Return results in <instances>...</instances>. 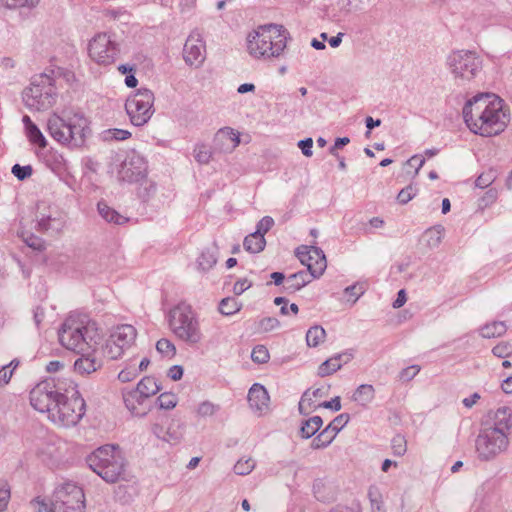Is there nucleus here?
<instances>
[{
	"mask_svg": "<svg viewBox=\"0 0 512 512\" xmlns=\"http://www.w3.org/2000/svg\"><path fill=\"white\" fill-rule=\"evenodd\" d=\"M58 337L63 347L80 354L73 365L77 374L87 376L102 367V361L96 353L103 335L97 322L88 315L70 314L62 323Z\"/></svg>",
	"mask_w": 512,
	"mask_h": 512,
	"instance_id": "f257e3e1",
	"label": "nucleus"
},
{
	"mask_svg": "<svg viewBox=\"0 0 512 512\" xmlns=\"http://www.w3.org/2000/svg\"><path fill=\"white\" fill-rule=\"evenodd\" d=\"M462 113L468 128L485 137L500 134L510 121L503 100L493 93L473 96L465 103Z\"/></svg>",
	"mask_w": 512,
	"mask_h": 512,
	"instance_id": "f03ea898",
	"label": "nucleus"
},
{
	"mask_svg": "<svg viewBox=\"0 0 512 512\" xmlns=\"http://www.w3.org/2000/svg\"><path fill=\"white\" fill-rule=\"evenodd\" d=\"M47 130L55 141L76 149L85 143L89 132L88 120L79 112L63 113L62 116L53 114L48 118Z\"/></svg>",
	"mask_w": 512,
	"mask_h": 512,
	"instance_id": "7ed1b4c3",
	"label": "nucleus"
},
{
	"mask_svg": "<svg viewBox=\"0 0 512 512\" xmlns=\"http://www.w3.org/2000/svg\"><path fill=\"white\" fill-rule=\"evenodd\" d=\"M289 32L282 25L259 26L247 37L248 53L256 58L279 57L286 48Z\"/></svg>",
	"mask_w": 512,
	"mask_h": 512,
	"instance_id": "20e7f679",
	"label": "nucleus"
},
{
	"mask_svg": "<svg viewBox=\"0 0 512 512\" xmlns=\"http://www.w3.org/2000/svg\"><path fill=\"white\" fill-rule=\"evenodd\" d=\"M89 467L106 482H117L124 472L125 460L119 447L105 445L87 457Z\"/></svg>",
	"mask_w": 512,
	"mask_h": 512,
	"instance_id": "39448f33",
	"label": "nucleus"
},
{
	"mask_svg": "<svg viewBox=\"0 0 512 512\" xmlns=\"http://www.w3.org/2000/svg\"><path fill=\"white\" fill-rule=\"evenodd\" d=\"M169 327L179 340L190 346L198 345L203 339L199 320L186 303H180L170 310Z\"/></svg>",
	"mask_w": 512,
	"mask_h": 512,
	"instance_id": "423d86ee",
	"label": "nucleus"
},
{
	"mask_svg": "<svg viewBox=\"0 0 512 512\" xmlns=\"http://www.w3.org/2000/svg\"><path fill=\"white\" fill-rule=\"evenodd\" d=\"M55 406L50 420L65 427L76 425L84 416L86 408L85 401L77 390V385L71 380L68 381L67 389Z\"/></svg>",
	"mask_w": 512,
	"mask_h": 512,
	"instance_id": "0eeeda50",
	"label": "nucleus"
},
{
	"mask_svg": "<svg viewBox=\"0 0 512 512\" xmlns=\"http://www.w3.org/2000/svg\"><path fill=\"white\" fill-rule=\"evenodd\" d=\"M446 65L455 81L460 83L470 82L482 72L483 60L472 50L452 51L446 59Z\"/></svg>",
	"mask_w": 512,
	"mask_h": 512,
	"instance_id": "6e6552de",
	"label": "nucleus"
},
{
	"mask_svg": "<svg viewBox=\"0 0 512 512\" xmlns=\"http://www.w3.org/2000/svg\"><path fill=\"white\" fill-rule=\"evenodd\" d=\"M23 98L29 109L44 111L51 108L56 102L53 77L47 73L34 76L30 87L25 90Z\"/></svg>",
	"mask_w": 512,
	"mask_h": 512,
	"instance_id": "1a4fd4ad",
	"label": "nucleus"
},
{
	"mask_svg": "<svg viewBox=\"0 0 512 512\" xmlns=\"http://www.w3.org/2000/svg\"><path fill=\"white\" fill-rule=\"evenodd\" d=\"M67 387L68 382L65 381L56 382L54 379L41 381L30 391V403L35 410L47 413L50 419L55 405Z\"/></svg>",
	"mask_w": 512,
	"mask_h": 512,
	"instance_id": "9d476101",
	"label": "nucleus"
},
{
	"mask_svg": "<svg viewBox=\"0 0 512 512\" xmlns=\"http://www.w3.org/2000/svg\"><path fill=\"white\" fill-rule=\"evenodd\" d=\"M509 445L508 435L481 426L475 440V448L481 461H491L505 452Z\"/></svg>",
	"mask_w": 512,
	"mask_h": 512,
	"instance_id": "9b49d317",
	"label": "nucleus"
},
{
	"mask_svg": "<svg viewBox=\"0 0 512 512\" xmlns=\"http://www.w3.org/2000/svg\"><path fill=\"white\" fill-rule=\"evenodd\" d=\"M154 101V93L148 88L138 89L126 100L125 109L134 126H143L151 119Z\"/></svg>",
	"mask_w": 512,
	"mask_h": 512,
	"instance_id": "f8f14e48",
	"label": "nucleus"
},
{
	"mask_svg": "<svg viewBox=\"0 0 512 512\" xmlns=\"http://www.w3.org/2000/svg\"><path fill=\"white\" fill-rule=\"evenodd\" d=\"M53 505L57 512H84V492L74 483H64L55 489Z\"/></svg>",
	"mask_w": 512,
	"mask_h": 512,
	"instance_id": "ddd939ff",
	"label": "nucleus"
},
{
	"mask_svg": "<svg viewBox=\"0 0 512 512\" xmlns=\"http://www.w3.org/2000/svg\"><path fill=\"white\" fill-rule=\"evenodd\" d=\"M89 56L100 65L112 64L119 53L118 44L107 33L97 34L89 43Z\"/></svg>",
	"mask_w": 512,
	"mask_h": 512,
	"instance_id": "4468645a",
	"label": "nucleus"
},
{
	"mask_svg": "<svg viewBox=\"0 0 512 512\" xmlns=\"http://www.w3.org/2000/svg\"><path fill=\"white\" fill-rule=\"evenodd\" d=\"M147 163L138 153L132 151L123 160L118 170V179L120 181L134 183L139 182L146 177Z\"/></svg>",
	"mask_w": 512,
	"mask_h": 512,
	"instance_id": "2eb2a0df",
	"label": "nucleus"
},
{
	"mask_svg": "<svg viewBox=\"0 0 512 512\" xmlns=\"http://www.w3.org/2000/svg\"><path fill=\"white\" fill-rule=\"evenodd\" d=\"M296 256L307 267V272L315 278H319L327 267L324 252L316 246L302 245L296 249Z\"/></svg>",
	"mask_w": 512,
	"mask_h": 512,
	"instance_id": "dca6fc26",
	"label": "nucleus"
},
{
	"mask_svg": "<svg viewBox=\"0 0 512 512\" xmlns=\"http://www.w3.org/2000/svg\"><path fill=\"white\" fill-rule=\"evenodd\" d=\"M183 57L187 64L200 66L206 57V47L201 34L198 31H193L188 36L184 49Z\"/></svg>",
	"mask_w": 512,
	"mask_h": 512,
	"instance_id": "f3484780",
	"label": "nucleus"
},
{
	"mask_svg": "<svg viewBox=\"0 0 512 512\" xmlns=\"http://www.w3.org/2000/svg\"><path fill=\"white\" fill-rule=\"evenodd\" d=\"M349 414L343 413L334 418V420L320 432L311 442L312 449H321L327 447L335 438L337 433L348 423Z\"/></svg>",
	"mask_w": 512,
	"mask_h": 512,
	"instance_id": "a211bd4d",
	"label": "nucleus"
},
{
	"mask_svg": "<svg viewBox=\"0 0 512 512\" xmlns=\"http://www.w3.org/2000/svg\"><path fill=\"white\" fill-rule=\"evenodd\" d=\"M485 428L495 429V431L509 434L512 430V411L508 407H499L497 410L489 412L487 420L482 423Z\"/></svg>",
	"mask_w": 512,
	"mask_h": 512,
	"instance_id": "6ab92c4d",
	"label": "nucleus"
},
{
	"mask_svg": "<svg viewBox=\"0 0 512 512\" xmlns=\"http://www.w3.org/2000/svg\"><path fill=\"white\" fill-rule=\"evenodd\" d=\"M239 143V133L230 127L219 129L214 137V149L221 152H232Z\"/></svg>",
	"mask_w": 512,
	"mask_h": 512,
	"instance_id": "aec40b11",
	"label": "nucleus"
},
{
	"mask_svg": "<svg viewBox=\"0 0 512 512\" xmlns=\"http://www.w3.org/2000/svg\"><path fill=\"white\" fill-rule=\"evenodd\" d=\"M123 400L126 408L135 416H144L148 412L146 402L148 399L143 397L136 389L124 390Z\"/></svg>",
	"mask_w": 512,
	"mask_h": 512,
	"instance_id": "412c9836",
	"label": "nucleus"
},
{
	"mask_svg": "<svg viewBox=\"0 0 512 512\" xmlns=\"http://www.w3.org/2000/svg\"><path fill=\"white\" fill-rule=\"evenodd\" d=\"M269 400V394L263 385L255 383L249 389L248 402L251 409L256 412L261 414L268 410Z\"/></svg>",
	"mask_w": 512,
	"mask_h": 512,
	"instance_id": "4be33fe9",
	"label": "nucleus"
},
{
	"mask_svg": "<svg viewBox=\"0 0 512 512\" xmlns=\"http://www.w3.org/2000/svg\"><path fill=\"white\" fill-rule=\"evenodd\" d=\"M353 355L348 352L338 353L321 363L317 370L319 377L332 375L341 369L344 364L351 361Z\"/></svg>",
	"mask_w": 512,
	"mask_h": 512,
	"instance_id": "5701e85b",
	"label": "nucleus"
},
{
	"mask_svg": "<svg viewBox=\"0 0 512 512\" xmlns=\"http://www.w3.org/2000/svg\"><path fill=\"white\" fill-rule=\"evenodd\" d=\"M136 334V329L132 325L123 324L117 326L109 338L126 349L134 343Z\"/></svg>",
	"mask_w": 512,
	"mask_h": 512,
	"instance_id": "b1692460",
	"label": "nucleus"
},
{
	"mask_svg": "<svg viewBox=\"0 0 512 512\" xmlns=\"http://www.w3.org/2000/svg\"><path fill=\"white\" fill-rule=\"evenodd\" d=\"M315 277L310 275L307 271L301 270L287 276L284 286V293L294 294L301 288L309 284Z\"/></svg>",
	"mask_w": 512,
	"mask_h": 512,
	"instance_id": "393cba45",
	"label": "nucleus"
},
{
	"mask_svg": "<svg viewBox=\"0 0 512 512\" xmlns=\"http://www.w3.org/2000/svg\"><path fill=\"white\" fill-rule=\"evenodd\" d=\"M274 220L270 216L263 217L256 226V231L246 236V243H250L253 239H256L255 249H259L260 247H265L266 240L264 235L273 227Z\"/></svg>",
	"mask_w": 512,
	"mask_h": 512,
	"instance_id": "a878e982",
	"label": "nucleus"
},
{
	"mask_svg": "<svg viewBox=\"0 0 512 512\" xmlns=\"http://www.w3.org/2000/svg\"><path fill=\"white\" fill-rule=\"evenodd\" d=\"M38 455L42 461L47 463H54L62 457L60 447L52 440L42 443L41 447L38 448Z\"/></svg>",
	"mask_w": 512,
	"mask_h": 512,
	"instance_id": "bb28decb",
	"label": "nucleus"
},
{
	"mask_svg": "<svg viewBox=\"0 0 512 512\" xmlns=\"http://www.w3.org/2000/svg\"><path fill=\"white\" fill-rule=\"evenodd\" d=\"M218 247L214 242L211 247L204 249L198 260V268L202 271L210 270L217 262Z\"/></svg>",
	"mask_w": 512,
	"mask_h": 512,
	"instance_id": "cd10ccee",
	"label": "nucleus"
},
{
	"mask_svg": "<svg viewBox=\"0 0 512 512\" xmlns=\"http://www.w3.org/2000/svg\"><path fill=\"white\" fill-rule=\"evenodd\" d=\"M97 208L101 217L109 223L121 225L128 220L126 217L119 214L116 210L110 208L104 201L98 202Z\"/></svg>",
	"mask_w": 512,
	"mask_h": 512,
	"instance_id": "c85d7f7f",
	"label": "nucleus"
},
{
	"mask_svg": "<svg viewBox=\"0 0 512 512\" xmlns=\"http://www.w3.org/2000/svg\"><path fill=\"white\" fill-rule=\"evenodd\" d=\"M135 389L143 397L149 399L151 396L159 392L160 386L154 377L146 376L140 380Z\"/></svg>",
	"mask_w": 512,
	"mask_h": 512,
	"instance_id": "c756f323",
	"label": "nucleus"
},
{
	"mask_svg": "<svg viewBox=\"0 0 512 512\" xmlns=\"http://www.w3.org/2000/svg\"><path fill=\"white\" fill-rule=\"evenodd\" d=\"M375 397V389L370 384L360 385L354 392L352 399L362 406H366L373 401Z\"/></svg>",
	"mask_w": 512,
	"mask_h": 512,
	"instance_id": "7c9ffc66",
	"label": "nucleus"
},
{
	"mask_svg": "<svg viewBox=\"0 0 512 512\" xmlns=\"http://www.w3.org/2000/svg\"><path fill=\"white\" fill-rule=\"evenodd\" d=\"M323 424L320 416H313L302 423L300 428V435L302 438L308 439L315 435Z\"/></svg>",
	"mask_w": 512,
	"mask_h": 512,
	"instance_id": "2f4dec72",
	"label": "nucleus"
},
{
	"mask_svg": "<svg viewBox=\"0 0 512 512\" xmlns=\"http://www.w3.org/2000/svg\"><path fill=\"white\" fill-rule=\"evenodd\" d=\"M326 331L322 326L315 325L309 328L306 333V342L309 347H317L324 342Z\"/></svg>",
	"mask_w": 512,
	"mask_h": 512,
	"instance_id": "473e14b6",
	"label": "nucleus"
},
{
	"mask_svg": "<svg viewBox=\"0 0 512 512\" xmlns=\"http://www.w3.org/2000/svg\"><path fill=\"white\" fill-rule=\"evenodd\" d=\"M507 330L506 324L502 321H495L481 328V336L484 338H493L502 336Z\"/></svg>",
	"mask_w": 512,
	"mask_h": 512,
	"instance_id": "72a5a7b5",
	"label": "nucleus"
},
{
	"mask_svg": "<svg viewBox=\"0 0 512 512\" xmlns=\"http://www.w3.org/2000/svg\"><path fill=\"white\" fill-rule=\"evenodd\" d=\"M443 238V228L441 226L429 228L424 233V239L430 248L437 247Z\"/></svg>",
	"mask_w": 512,
	"mask_h": 512,
	"instance_id": "f704fd0d",
	"label": "nucleus"
},
{
	"mask_svg": "<svg viewBox=\"0 0 512 512\" xmlns=\"http://www.w3.org/2000/svg\"><path fill=\"white\" fill-rule=\"evenodd\" d=\"M193 155L199 164H208L212 157V150L204 143H197L194 147Z\"/></svg>",
	"mask_w": 512,
	"mask_h": 512,
	"instance_id": "c9c22d12",
	"label": "nucleus"
},
{
	"mask_svg": "<svg viewBox=\"0 0 512 512\" xmlns=\"http://www.w3.org/2000/svg\"><path fill=\"white\" fill-rule=\"evenodd\" d=\"M241 304L233 297H227L221 300L219 311L221 314L229 316L233 315L241 309Z\"/></svg>",
	"mask_w": 512,
	"mask_h": 512,
	"instance_id": "e433bc0d",
	"label": "nucleus"
},
{
	"mask_svg": "<svg viewBox=\"0 0 512 512\" xmlns=\"http://www.w3.org/2000/svg\"><path fill=\"white\" fill-rule=\"evenodd\" d=\"M323 395L322 389L317 388L310 392V390H306L301 397V400L298 405L299 412L303 415H307L308 411L306 409V404L310 408L312 405V397H321Z\"/></svg>",
	"mask_w": 512,
	"mask_h": 512,
	"instance_id": "4c0bfd02",
	"label": "nucleus"
},
{
	"mask_svg": "<svg viewBox=\"0 0 512 512\" xmlns=\"http://www.w3.org/2000/svg\"><path fill=\"white\" fill-rule=\"evenodd\" d=\"M25 131L29 141L32 144L38 145L40 148H45L47 146V141L36 124L26 129Z\"/></svg>",
	"mask_w": 512,
	"mask_h": 512,
	"instance_id": "58836bf2",
	"label": "nucleus"
},
{
	"mask_svg": "<svg viewBox=\"0 0 512 512\" xmlns=\"http://www.w3.org/2000/svg\"><path fill=\"white\" fill-rule=\"evenodd\" d=\"M40 0H3L4 5L9 9H27L36 8Z\"/></svg>",
	"mask_w": 512,
	"mask_h": 512,
	"instance_id": "ea45409f",
	"label": "nucleus"
},
{
	"mask_svg": "<svg viewBox=\"0 0 512 512\" xmlns=\"http://www.w3.org/2000/svg\"><path fill=\"white\" fill-rule=\"evenodd\" d=\"M125 348L115 343L113 340L108 338L106 341L103 353L109 359L115 360L122 356Z\"/></svg>",
	"mask_w": 512,
	"mask_h": 512,
	"instance_id": "a19ab883",
	"label": "nucleus"
},
{
	"mask_svg": "<svg viewBox=\"0 0 512 512\" xmlns=\"http://www.w3.org/2000/svg\"><path fill=\"white\" fill-rule=\"evenodd\" d=\"M20 237L33 250L42 251L45 248V242L38 236L22 231Z\"/></svg>",
	"mask_w": 512,
	"mask_h": 512,
	"instance_id": "79ce46f5",
	"label": "nucleus"
},
{
	"mask_svg": "<svg viewBox=\"0 0 512 512\" xmlns=\"http://www.w3.org/2000/svg\"><path fill=\"white\" fill-rule=\"evenodd\" d=\"M255 460L251 457H248L246 459H240L237 461V463L234 465V472L237 475H248L252 472V470L255 468Z\"/></svg>",
	"mask_w": 512,
	"mask_h": 512,
	"instance_id": "37998d69",
	"label": "nucleus"
},
{
	"mask_svg": "<svg viewBox=\"0 0 512 512\" xmlns=\"http://www.w3.org/2000/svg\"><path fill=\"white\" fill-rule=\"evenodd\" d=\"M391 448L394 456H403L407 451V442L404 436L398 434L391 440Z\"/></svg>",
	"mask_w": 512,
	"mask_h": 512,
	"instance_id": "c03bdc74",
	"label": "nucleus"
},
{
	"mask_svg": "<svg viewBox=\"0 0 512 512\" xmlns=\"http://www.w3.org/2000/svg\"><path fill=\"white\" fill-rule=\"evenodd\" d=\"M251 358H252L253 362H255V363H259V364L267 363L270 358L269 351L265 346L257 345L252 350Z\"/></svg>",
	"mask_w": 512,
	"mask_h": 512,
	"instance_id": "a18cd8bd",
	"label": "nucleus"
},
{
	"mask_svg": "<svg viewBox=\"0 0 512 512\" xmlns=\"http://www.w3.org/2000/svg\"><path fill=\"white\" fill-rule=\"evenodd\" d=\"M156 350L164 356H174L176 353L175 345L168 339L162 338L156 343Z\"/></svg>",
	"mask_w": 512,
	"mask_h": 512,
	"instance_id": "49530a36",
	"label": "nucleus"
},
{
	"mask_svg": "<svg viewBox=\"0 0 512 512\" xmlns=\"http://www.w3.org/2000/svg\"><path fill=\"white\" fill-rule=\"evenodd\" d=\"M417 192V187L410 184L407 187L400 190V192L397 195V200L400 204H407L417 195Z\"/></svg>",
	"mask_w": 512,
	"mask_h": 512,
	"instance_id": "de8ad7c7",
	"label": "nucleus"
},
{
	"mask_svg": "<svg viewBox=\"0 0 512 512\" xmlns=\"http://www.w3.org/2000/svg\"><path fill=\"white\" fill-rule=\"evenodd\" d=\"M157 402L161 409L170 410L173 409L177 404V397L172 393H162L158 398Z\"/></svg>",
	"mask_w": 512,
	"mask_h": 512,
	"instance_id": "09e8293b",
	"label": "nucleus"
},
{
	"mask_svg": "<svg viewBox=\"0 0 512 512\" xmlns=\"http://www.w3.org/2000/svg\"><path fill=\"white\" fill-rule=\"evenodd\" d=\"M30 505L34 509L35 512H57L54 508L53 502L48 503L45 499L40 497H36L30 502Z\"/></svg>",
	"mask_w": 512,
	"mask_h": 512,
	"instance_id": "8fccbe9b",
	"label": "nucleus"
},
{
	"mask_svg": "<svg viewBox=\"0 0 512 512\" xmlns=\"http://www.w3.org/2000/svg\"><path fill=\"white\" fill-rule=\"evenodd\" d=\"M220 409L219 405H216L210 401H204L199 404L197 413L201 417L212 416Z\"/></svg>",
	"mask_w": 512,
	"mask_h": 512,
	"instance_id": "3c124183",
	"label": "nucleus"
},
{
	"mask_svg": "<svg viewBox=\"0 0 512 512\" xmlns=\"http://www.w3.org/2000/svg\"><path fill=\"white\" fill-rule=\"evenodd\" d=\"M368 495L371 502L372 512H385L381 495L378 491L376 489H370Z\"/></svg>",
	"mask_w": 512,
	"mask_h": 512,
	"instance_id": "603ef678",
	"label": "nucleus"
},
{
	"mask_svg": "<svg viewBox=\"0 0 512 512\" xmlns=\"http://www.w3.org/2000/svg\"><path fill=\"white\" fill-rule=\"evenodd\" d=\"M280 326V321L275 317H264L258 322V328L262 332L272 331Z\"/></svg>",
	"mask_w": 512,
	"mask_h": 512,
	"instance_id": "864d4df0",
	"label": "nucleus"
},
{
	"mask_svg": "<svg viewBox=\"0 0 512 512\" xmlns=\"http://www.w3.org/2000/svg\"><path fill=\"white\" fill-rule=\"evenodd\" d=\"M12 174L18 179V180H25L26 178H29L32 175L33 169L30 165L21 166L20 164H15L12 167Z\"/></svg>",
	"mask_w": 512,
	"mask_h": 512,
	"instance_id": "5fc2aeb1",
	"label": "nucleus"
},
{
	"mask_svg": "<svg viewBox=\"0 0 512 512\" xmlns=\"http://www.w3.org/2000/svg\"><path fill=\"white\" fill-rule=\"evenodd\" d=\"M105 139H114L117 141L126 140L131 137V133L124 129H109L105 131Z\"/></svg>",
	"mask_w": 512,
	"mask_h": 512,
	"instance_id": "6e6d98bb",
	"label": "nucleus"
},
{
	"mask_svg": "<svg viewBox=\"0 0 512 512\" xmlns=\"http://www.w3.org/2000/svg\"><path fill=\"white\" fill-rule=\"evenodd\" d=\"M492 353L499 358H507L512 355V344L502 342L493 347Z\"/></svg>",
	"mask_w": 512,
	"mask_h": 512,
	"instance_id": "4d7b16f0",
	"label": "nucleus"
},
{
	"mask_svg": "<svg viewBox=\"0 0 512 512\" xmlns=\"http://www.w3.org/2000/svg\"><path fill=\"white\" fill-rule=\"evenodd\" d=\"M495 180V173L493 171H488L480 174L476 181L475 186L478 188H486L491 185Z\"/></svg>",
	"mask_w": 512,
	"mask_h": 512,
	"instance_id": "13d9d810",
	"label": "nucleus"
},
{
	"mask_svg": "<svg viewBox=\"0 0 512 512\" xmlns=\"http://www.w3.org/2000/svg\"><path fill=\"white\" fill-rule=\"evenodd\" d=\"M138 375V370L135 367H129L121 370L118 374V379L123 382H130Z\"/></svg>",
	"mask_w": 512,
	"mask_h": 512,
	"instance_id": "bf43d9fd",
	"label": "nucleus"
},
{
	"mask_svg": "<svg viewBox=\"0 0 512 512\" xmlns=\"http://www.w3.org/2000/svg\"><path fill=\"white\" fill-rule=\"evenodd\" d=\"M10 500V489L6 484L0 485V512L7 509Z\"/></svg>",
	"mask_w": 512,
	"mask_h": 512,
	"instance_id": "052dcab7",
	"label": "nucleus"
},
{
	"mask_svg": "<svg viewBox=\"0 0 512 512\" xmlns=\"http://www.w3.org/2000/svg\"><path fill=\"white\" fill-rule=\"evenodd\" d=\"M420 371V367L417 365L409 366L400 372V379L403 381L412 380Z\"/></svg>",
	"mask_w": 512,
	"mask_h": 512,
	"instance_id": "680f3d73",
	"label": "nucleus"
},
{
	"mask_svg": "<svg viewBox=\"0 0 512 512\" xmlns=\"http://www.w3.org/2000/svg\"><path fill=\"white\" fill-rule=\"evenodd\" d=\"M54 221L55 219H52L51 216L43 215L37 220V230L40 232H46L50 229H53L52 222Z\"/></svg>",
	"mask_w": 512,
	"mask_h": 512,
	"instance_id": "e2e57ef3",
	"label": "nucleus"
},
{
	"mask_svg": "<svg viewBox=\"0 0 512 512\" xmlns=\"http://www.w3.org/2000/svg\"><path fill=\"white\" fill-rule=\"evenodd\" d=\"M344 292L350 297H353L352 303L354 304L359 297L364 293V289L361 285L354 284L345 288Z\"/></svg>",
	"mask_w": 512,
	"mask_h": 512,
	"instance_id": "0e129e2a",
	"label": "nucleus"
},
{
	"mask_svg": "<svg viewBox=\"0 0 512 512\" xmlns=\"http://www.w3.org/2000/svg\"><path fill=\"white\" fill-rule=\"evenodd\" d=\"M497 199V191L495 189L488 190L485 195L480 199V205L487 207L493 204Z\"/></svg>",
	"mask_w": 512,
	"mask_h": 512,
	"instance_id": "69168bd1",
	"label": "nucleus"
},
{
	"mask_svg": "<svg viewBox=\"0 0 512 512\" xmlns=\"http://www.w3.org/2000/svg\"><path fill=\"white\" fill-rule=\"evenodd\" d=\"M312 146H313L312 138H306V139L300 140L298 142V147L301 149L302 153L306 157H311L312 156V154H313Z\"/></svg>",
	"mask_w": 512,
	"mask_h": 512,
	"instance_id": "338daca9",
	"label": "nucleus"
},
{
	"mask_svg": "<svg viewBox=\"0 0 512 512\" xmlns=\"http://www.w3.org/2000/svg\"><path fill=\"white\" fill-rule=\"evenodd\" d=\"M252 283L248 279H240L238 280L233 287V292L235 295H241L247 289L251 287Z\"/></svg>",
	"mask_w": 512,
	"mask_h": 512,
	"instance_id": "774afa93",
	"label": "nucleus"
}]
</instances>
